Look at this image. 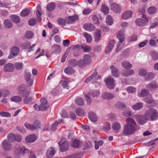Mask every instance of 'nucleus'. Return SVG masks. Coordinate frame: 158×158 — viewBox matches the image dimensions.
<instances>
[{
  "label": "nucleus",
  "instance_id": "nucleus-1",
  "mask_svg": "<svg viewBox=\"0 0 158 158\" xmlns=\"http://www.w3.org/2000/svg\"><path fill=\"white\" fill-rule=\"evenodd\" d=\"M126 122V123L123 128V132L126 135H129L137 131L139 128L135 120L130 118H127Z\"/></svg>",
  "mask_w": 158,
  "mask_h": 158
},
{
  "label": "nucleus",
  "instance_id": "nucleus-2",
  "mask_svg": "<svg viewBox=\"0 0 158 158\" xmlns=\"http://www.w3.org/2000/svg\"><path fill=\"white\" fill-rule=\"evenodd\" d=\"M26 85L24 84H21L19 85L17 88L18 94L24 97L23 102L25 104H28L31 102L33 100L32 98L29 96L30 92L26 89Z\"/></svg>",
  "mask_w": 158,
  "mask_h": 158
},
{
  "label": "nucleus",
  "instance_id": "nucleus-3",
  "mask_svg": "<svg viewBox=\"0 0 158 158\" xmlns=\"http://www.w3.org/2000/svg\"><path fill=\"white\" fill-rule=\"evenodd\" d=\"M144 114L148 121H156L157 119V111L154 108L148 109L145 111Z\"/></svg>",
  "mask_w": 158,
  "mask_h": 158
},
{
  "label": "nucleus",
  "instance_id": "nucleus-4",
  "mask_svg": "<svg viewBox=\"0 0 158 158\" xmlns=\"http://www.w3.org/2000/svg\"><path fill=\"white\" fill-rule=\"evenodd\" d=\"M58 145L60 146V150L62 152H64L68 150L69 148V143L66 141V139L63 137L58 142Z\"/></svg>",
  "mask_w": 158,
  "mask_h": 158
},
{
  "label": "nucleus",
  "instance_id": "nucleus-5",
  "mask_svg": "<svg viewBox=\"0 0 158 158\" xmlns=\"http://www.w3.org/2000/svg\"><path fill=\"white\" fill-rule=\"evenodd\" d=\"M124 30L122 29L119 31L117 34V37L118 39L119 40V43L117 45V47L116 49V52H118L120 50L123 46H121V43L123 40L124 38Z\"/></svg>",
  "mask_w": 158,
  "mask_h": 158
},
{
  "label": "nucleus",
  "instance_id": "nucleus-6",
  "mask_svg": "<svg viewBox=\"0 0 158 158\" xmlns=\"http://www.w3.org/2000/svg\"><path fill=\"white\" fill-rule=\"evenodd\" d=\"M24 126L27 129L32 131L39 129L41 127L40 122L37 120H35L32 125L27 123H25Z\"/></svg>",
  "mask_w": 158,
  "mask_h": 158
},
{
  "label": "nucleus",
  "instance_id": "nucleus-7",
  "mask_svg": "<svg viewBox=\"0 0 158 158\" xmlns=\"http://www.w3.org/2000/svg\"><path fill=\"white\" fill-rule=\"evenodd\" d=\"M149 19L144 15H143L142 18H138L135 20L137 25L140 27H144L148 22Z\"/></svg>",
  "mask_w": 158,
  "mask_h": 158
},
{
  "label": "nucleus",
  "instance_id": "nucleus-8",
  "mask_svg": "<svg viewBox=\"0 0 158 158\" xmlns=\"http://www.w3.org/2000/svg\"><path fill=\"white\" fill-rule=\"evenodd\" d=\"M29 151L27 149L24 147H19V146H16L14 148V152L15 155L18 156L22 153L23 155H25L29 152Z\"/></svg>",
  "mask_w": 158,
  "mask_h": 158
},
{
  "label": "nucleus",
  "instance_id": "nucleus-9",
  "mask_svg": "<svg viewBox=\"0 0 158 158\" xmlns=\"http://www.w3.org/2000/svg\"><path fill=\"white\" fill-rule=\"evenodd\" d=\"M97 74L98 72L97 71V70L96 69H95L94 72L92 73L91 75L88 77L85 80V82L88 83L90 81H92V83H93V81L100 79L101 78V76Z\"/></svg>",
  "mask_w": 158,
  "mask_h": 158
},
{
  "label": "nucleus",
  "instance_id": "nucleus-10",
  "mask_svg": "<svg viewBox=\"0 0 158 158\" xmlns=\"http://www.w3.org/2000/svg\"><path fill=\"white\" fill-rule=\"evenodd\" d=\"M135 119L137 123L141 125H143L148 121L144 114L137 115Z\"/></svg>",
  "mask_w": 158,
  "mask_h": 158
},
{
  "label": "nucleus",
  "instance_id": "nucleus-11",
  "mask_svg": "<svg viewBox=\"0 0 158 158\" xmlns=\"http://www.w3.org/2000/svg\"><path fill=\"white\" fill-rule=\"evenodd\" d=\"M41 104L40 106V110L44 111L47 110L49 107V104L47 103V99L45 98H42L40 100Z\"/></svg>",
  "mask_w": 158,
  "mask_h": 158
},
{
  "label": "nucleus",
  "instance_id": "nucleus-12",
  "mask_svg": "<svg viewBox=\"0 0 158 158\" xmlns=\"http://www.w3.org/2000/svg\"><path fill=\"white\" fill-rule=\"evenodd\" d=\"M2 148L6 151H10L12 148L10 142L7 139L3 140L2 143Z\"/></svg>",
  "mask_w": 158,
  "mask_h": 158
},
{
  "label": "nucleus",
  "instance_id": "nucleus-13",
  "mask_svg": "<svg viewBox=\"0 0 158 158\" xmlns=\"http://www.w3.org/2000/svg\"><path fill=\"white\" fill-rule=\"evenodd\" d=\"M31 73L30 72H27L24 74V78L27 82V85L30 86L33 83V80L31 78Z\"/></svg>",
  "mask_w": 158,
  "mask_h": 158
},
{
  "label": "nucleus",
  "instance_id": "nucleus-14",
  "mask_svg": "<svg viewBox=\"0 0 158 158\" xmlns=\"http://www.w3.org/2000/svg\"><path fill=\"white\" fill-rule=\"evenodd\" d=\"M107 87L110 89H113L115 87V84L113 79L109 78L105 80Z\"/></svg>",
  "mask_w": 158,
  "mask_h": 158
},
{
  "label": "nucleus",
  "instance_id": "nucleus-15",
  "mask_svg": "<svg viewBox=\"0 0 158 158\" xmlns=\"http://www.w3.org/2000/svg\"><path fill=\"white\" fill-rule=\"evenodd\" d=\"M102 98L106 100H110L114 98V95L113 94L108 92H105L102 94Z\"/></svg>",
  "mask_w": 158,
  "mask_h": 158
},
{
  "label": "nucleus",
  "instance_id": "nucleus-16",
  "mask_svg": "<svg viewBox=\"0 0 158 158\" xmlns=\"http://www.w3.org/2000/svg\"><path fill=\"white\" fill-rule=\"evenodd\" d=\"M14 70V66L12 64L7 63L4 66L3 71L5 72H12Z\"/></svg>",
  "mask_w": 158,
  "mask_h": 158
},
{
  "label": "nucleus",
  "instance_id": "nucleus-17",
  "mask_svg": "<svg viewBox=\"0 0 158 158\" xmlns=\"http://www.w3.org/2000/svg\"><path fill=\"white\" fill-rule=\"evenodd\" d=\"M83 28L88 31H91L95 29V26L91 23H87L83 25Z\"/></svg>",
  "mask_w": 158,
  "mask_h": 158
},
{
  "label": "nucleus",
  "instance_id": "nucleus-18",
  "mask_svg": "<svg viewBox=\"0 0 158 158\" xmlns=\"http://www.w3.org/2000/svg\"><path fill=\"white\" fill-rule=\"evenodd\" d=\"M37 138V136L35 134H31L26 137L25 141L27 143H31L35 141Z\"/></svg>",
  "mask_w": 158,
  "mask_h": 158
},
{
  "label": "nucleus",
  "instance_id": "nucleus-19",
  "mask_svg": "<svg viewBox=\"0 0 158 158\" xmlns=\"http://www.w3.org/2000/svg\"><path fill=\"white\" fill-rule=\"evenodd\" d=\"M111 9L114 12L116 13H119L121 9L120 6L115 3H112L111 5Z\"/></svg>",
  "mask_w": 158,
  "mask_h": 158
},
{
  "label": "nucleus",
  "instance_id": "nucleus-20",
  "mask_svg": "<svg viewBox=\"0 0 158 158\" xmlns=\"http://www.w3.org/2000/svg\"><path fill=\"white\" fill-rule=\"evenodd\" d=\"M102 31L99 29H97L95 31L94 40L96 42L98 41L101 39Z\"/></svg>",
  "mask_w": 158,
  "mask_h": 158
},
{
  "label": "nucleus",
  "instance_id": "nucleus-21",
  "mask_svg": "<svg viewBox=\"0 0 158 158\" xmlns=\"http://www.w3.org/2000/svg\"><path fill=\"white\" fill-rule=\"evenodd\" d=\"M4 27L6 28H11L13 26V24L11 21L8 19H5L3 22Z\"/></svg>",
  "mask_w": 158,
  "mask_h": 158
},
{
  "label": "nucleus",
  "instance_id": "nucleus-22",
  "mask_svg": "<svg viewBox=\"0 0 158 158\" xmlns=\"http://www.w3.org/2000/svg\"><path fill=\"white\" fill-rule=\"evenodd\" d=\"M110 69L111 70L112 75L115 77H118L119 74L118 69L113 65L110 66Z\"/></svg>",
  "mask_w": 158,
  "mask_h": 158
},
{
  "label": "nucleus",
  "instance_id": "nucleus-23",
  "mask_svg": "<svg viewBox=\"0 0 158 158\" xmlns=\"http://www.w3.org/2000/svg\"><path fill=\"white\" fill-rule=\"evenodd\" d=\"M82 145V143L81 142L77 139H75L71 143V146L74 148H77L80 147Z\"/></svg>",
  "mask_w": 158,
  "mask_h": 158
},
{
  "label": "nucleus",
  "instance_id": "nucleus-24",
  "mask_svg": "<svg viewBox=\"0 0 158 158\" xmlns=\"http://www.w3.org/2000/svg\"><path fill=\"white\" fill-rule=\"evenodd\" d=\"M56 6L55 3L54 2H51L48 3L46 6V9L49 11H51L54 10Z\"/></svg>",
  "mask_w": 158,
  "mask_h": 158
},
{
  "label": "nucleus",
  "instance_id": "nucleus-25",
  "mask_svg": "<svg viewBox=\"0 0 158 158\" xmlns=\"http://www.w3.org/2000/svg\"><path fill=\"white\" fill-rule=\"evenodd\" d=\"M132 14V13L131 11L128 10L123 14L122 17L124 19H127L130 18Z\"/></svg>",
  "mask_w": 158,
  "mask_h": 158
},
{
  "label": "nucleus",
  "instance_id": "nucleus-26",
  "mask_svg": "<svg viewBox=\"0 0 158 158\" xmlns=\"http://www.w3.org/2000/svg\"><path fill=\"white\" fill-rule=\"evenodd\" d=\"M11 53L13 56H16L19 53V48L16 46L12 47L10 49Z\"/></svg>",
  "mask_w": 158,
  "mask_h": 158
},
{
  "label": "nucleus",
  "instance_id": "nucleus-27",
  "mask_svg": "<svg viewBox=\"0 0 158 158\" xmlns=\"http://www.w3.org/2000/svg\"><path fill=\"white\" fill-rule=\"evenodd\" d=\"M55 151L54 149L52 147H51L47 151V156L48 157H51L52 156L55 154Z\"/></svg>",
  "mask_w": 158,
  "mask_h": 158
},
{
  "label": "nucleus",
  "instance_id": "nucleus-28",
  "mask_svg": "<svg viewBox=\"0 0 158 158\" xmlns=\"http://www.w3.org/2000/svg\"><path fill=\"white\" fill-rule=\"evenodd\" d=\"M37 10L36 12L37 18L38 21H41V9L40 6L39 5L37 6L36 7Z\"/></svg>",
  "mask_w": 158,
  "mask_h": 158
},
{
  "label": "nucleus",
  "instance_id": "nucleus-29",
  "mask_svg": "<svg viewBox=\"0 0 158 158\" xmlns=\"http://www.w3.org/2000/svg\"><path fill=\"white\" fill-rule=\"evenodd\" d=\"M146 87L150 89H156L158 88V85L157 84L156 82L153 81L149 84H147L146 85Z\"/></svg>",
  "mask_w": 158,
  "mask_h": 158
},
{
  "label": "nucleus",
  "instance_id": "nucleus-30",
  "mask_svg": "<svg viewBox=\"0 0 158 158\" xmlns=\"http://www.w3.org/2000/svg\"><path fill=\"white\" fill-rule=\"evenodd\" d=\"M88 117L90 120L93 122H96L97 120V118L94 113L90 112L88 113Z\"/></svg>",
  "mask_w": 158,
  "mask_h": 158
},
{
  "label": "nucleus",
  "instance_id": "nucleus-31",
  "mask_svg": "<svg viewBox=\"0 0 158 158\" xmlns=\"http://www.w3.org/2000/svg\"><path fill=\"white\" fill-rule=\"evenodd\" d=\"M83 60L85 62L87 65L89 64L91 62V57L88 54H85L83 56Z\"/></svg>",
  "mask_w": 158,
  "mask_h": 158
},
{
  "label": "nucleus",
  "instance_id": "nucleus-32",
  "mask_svg": "<svg viewBox=\"0 0 158 158\" xmlns=\"http://www.w3.org/2000/svg\"><path fill=\"white\" fill-rule=\"evenodd\" d=\"M62 121V119L60 120H59L58 121H55L52 124L51 128V130L54 131H56L57 129V125L61 123Z\"/></svg>",
  "mask_w": 158,
  "mask_h": 158
},
{
  "label": "nucleus",
  "instance_id": "nucleus-33",
  "mask_svg": "<svg viewBox=\"0 0 158 158\" xmlns=\"http://www.w3.org/2000/svg\"><path fill=\"white\" fill-rule=\"evenodd\" d=\"M53 48L54 52L56 53L59 54L61 52V48L60 46L57 44H55L52 45Z\"/></svg>",
  "mask_w": 158,
  "mask_h": 158
},
{
  "label": "nucleus",
  "instance_id": "nucleus-34",
  "mask_svg": "<svg viewBox=\"0 0 158 158\" xmlns=\"http://www.w3.org/2000/svg\"><path fill=\"white\" fill-rule=\"evenodd\" d=\"M65 73L68 74H72L75 73L74 69L72 67H68L64 70Z\"/></svg>",
  "mask_w": 158,
  "mask_h": 158
},
{
  "label": "nucleus",
  "instance_id": "nucleus-35",
  "mask_svg": "<svg viewBox=\"0 0 158 158\" xmlns=\"http://www.w3.org/2000/svg\"><path fill=\"white\" fill-rule=\"evenodd\" d=\"M101 10L105 15L107 14L109 12V8L105 4H102Z\"/></svg>",
  "mask_w": 158,
  "mask_h": 158
},
{
  "label": "nucleus",
  "instance_id": "nucleus-36",
  "mask_svg": "<svg viewBox=\"0 0 158 158\" xmlns=\"http://www.w3.org/2000/svg\"><path fill=\"white\" fill-rule=\"evenodd\" d=\"M123 67L126 69H131L132 67V65L130 62L127 61H124L122 63Z\"/></svg>",
  "mask_w": 158,
  "mask_h": 158
},
{
  "label": "nucleus",
  "instance_id": "nucleus-37",
  "mask_svg": "<svg viewBox=\"0 0 158 158\" xmlns=\"http://www.w3.org/2000/svg\"><path fill=\"white\" fill-rule=\"evenodd\" d=\"M10 18L14 23H19L20 21V19L19 17L15 15H11Z\"/></svg>",
  "mask_w": 158,
  "mask_h": 158
},
{
  "label": "nucleus",
  "instance_id": "nucleus-38",
  "mask_svg": "<svg viewBox=\"0 0 158 158\" xmlns=\"http://www.w3.org/2000/svg\"><path fill=\"white\" fill-rule=\"evenodd\" d=\"M154 74L152 73H148L144 77V79L148 81L152 80L154 78Z\"/></svg>",
  "mask_w": 158,
  "mask_h": 158
},
{
  "label": "nucleus",
  "instance_id": "nucleus-39",
  "mask_svg": "<svg viewBox=\"0 0 158 158\" xmlns=\"http://www.w3.org/2000/svg\"><path fill=\"white\" fill-rule=\"evenodd\" d=\"M134 73L133 70H127L125 71L122 74L123 76L127 77L133 75Z\"/></svg>",
  "mask_w": 158,
  "mask_h": 158
},
{
  "label": "nucleus",
  "instance_id": "nucleus-40",
  "mask_svg": "<svg viewBox=\"0 0 158 158\" xmlns=\"http://www.w3.org/2000/svg\"><path fill=\"white\" fill-rule=\"evenodd\" d=\"M149 91L148 89H143L140 92L139 95L140 97H143L149 94Z\"/></svg>",
  "mask_w": 158,
  "mask_h": 158
},
{
  "label": "nucleus",
  "instance_id": "nucleus-41",
  "mask_svg": "<svg viewBox=\"0 0 158 158\" xmlns=\"http://www.w3.org/2000/svg\"><path fill=\"white\" fill-rule=\"evenodd\" d=\"M76 112L77 115L79 116H83L85 114L84 110L81 107H79L76 110Z\"/></svg>",
  "mask_w": 158,
  "mask_h": 158
},
{
  "label": "nucleus",
  "instance_id": "nucleus-42",
  "mask_svg": "<svg viewBox=\"0 0 158 158\" xmlns=\"http://www.w3.org/2000/svg\"><path fill=\"white\" fill-rule=\"evenodd\" d=\"M152 59L154 61H156L158 59V53L156 52L152 51L150 52Z\"/></svg>",
  "mask_w": 158,
  "mask_h": 158
},
{
  "label": "nucleus",
  "instance_id": "nucleus-43",
  "mask_svg": "<svg viewBox=\"0 0 158 158\" xmlns=\"http://www.w3.org/2000/svg\"><path fill=\"white\" fill-rule=\"evenodd\" d=\"M22 100V98L18 95L14 96H13L11 99L12 101L14 102H21Z\"/></svg>",
  "mask_w": 158,
  "mask_h": 158
},
{
  "label": "nucleus",
  "instance_id": "nucleus-44",
  "mask_svg": "<svg viewBox=\"0 0 158 158\" xmlns=\"http://www.w3.org/2000/svg\"><path fill=\"white\" fill-rule=\"evenodd\" d=\"M143 106L141 102H138L133 106L132 108L135 110H138L141 109Z\"/></svg>",
  "mask_w": 158,
  "mask_h": 158
},
{
  "label": "nucleus",
  "instance_id": "nucleus-45",
  "mask_svg": "<svg viewBox=\"0 0 158 158\" xmlns=\"http://www.w3.org/2000/svg\"><path fill=\"white\" fill-rule=\"evenodd\" d=\"M76 104L78 106H82L85 103L84 100L82 98H78L75 100Z\"/></svg>",
  "mask_w": 158,
  "mask_h": 158
},
{
  "label": "nucleus",
  "instance_id": "nucleus-46",
  "mask_svg": "<svg viewBox=\"0 0 158 158\" xmlns=\"http://www.w3.org/2000/svg\"><path fill=\"white\" fill-rule=\"evenodd\" d=\"M30 13V11L28 9H25L21 12L20 15L22 17H25L28 15Z\"/></svg>",
  "mask_w": 158,
  "mask_h": 158
},
{
  "label": "nucleus",
  "instance_id": "nucleus-47",
  "mask_svg": "<svg viewBox=\"0 0 158 158\" xmlns=\"http://www.w3.org/2000/svg\"><path fill=\"white\" fill-rule=\"evenodd\" d=\"M57 21L58 24L61 26H65L66 23L64 19L61 18L58 19Z\"/></svg>",
  "mask_w": 158,
  "mask_h": 158
},
{
  "label": "nucleus",
  "instance_id": "nucleus-48",
  "mask_svg": "<svg viewBox=\"0 0 158 158\" xmlns=\"http://www.w3.org/2000/svg\"><path fill=\"white\" fill-rule=\"evenodd\" d=\"M106 22L109 25H111L113 23V20L112 17L108 15L106 18Z\"/></svg>",
  "mask_w": 158,
  "mask_h": 158
},
{
  "label": "nucleus",
  "instance_id": "nucleus-49",
  "mask_svg": "<svg viewBox=\"0 0 158 158\" xmlns=\"http://www.w3.org/2000/svg\"><path fill=\"white\" fill-rule=\"evenodd\" d=\"M112 127L113 129L114 130H118L120 129L121 125L118 122H116L112 125Z\"/></svg>",
  "mask_w": 158,
  "mask_h": 158
},
{
  "label": "nucleus",
  "instance_id": "nucleus-50",
  "mask_svg": "<svg viewBox=\"0 0 158 158\" xmlns=\"http://www.w3.org/2000/svg\"><path fill=\"white\" fill-rule=\"evenodd\" d=\"M110 129V124L107 122H106L104 124L103 127V130L106 132L108 131Z\"/></svg>",
  "mask_w": 158,
  "mask_h": 158
},
{
  "label": "nucleus",
  "instance_id": "nucleus-51",
  "mask_svg": "<svg viewBox=\"0 0 158 158\" xmlns=\"http://www.w3.org/2000/svg\"><path fill=\"white\" fill-rule=\"evenodd\" d=\"M116 106L120 109H125L126 107V105L123 102H118L116 104Z\"/></svg>",
  "mask_w": 158,
  "mask_h": 158
},
{
  "label": "nucleus",
  "instance_id": "nucleus-52",
  "mask_svg": "<svg viewBox=\"0 0 158 158\" xmlns=\"http://www.w3.org/2000/svg\"><path fill=\"white\" fill-rule=\"evenodd\" d=\"M87 65L83 59H81L78 61V66L80 68H83Z\"/></svg>",
  "mask_w": 158,
  "mask_h": 158
},
{
  "label": "nucleus",
  "instance_id": "nucleus-53",
  "mask_svg": "<svg viewBox=\"0 0 158 158\" xmlns=\"http://www.w3.org/2000/svg\"><path fill=\"white\" fill-rule=\"evenodd\" d=\"M83 35L86 39L87 42L89 43L91 42L92 38L89 34L88 33L85 32L83 33Z\"/></svg>",
  "mask_w": 158,
  "mask_h": 158
},
{
  "label": "nucleus",
  "instance_id": "nucleus-54",
  "mask_svg": "<svg viewBox=\"0 0 158 158\" xmlns=\"http://www.w3.org/2000/svg\"><path fill=\"white\" fill-rule=\"evenodd\" d=\"M144 101L145 102L148 104L152 103L154 102L152 96L150 95L148 96Z\"/></svg>",
  "mask_w": 158,
  "mask_h": 158
},
{
  "label": "nucleus",
  "instance_id": "nucleus-55",
  "mask_svg": "<svg viewBox=\"0 0 158 158\" xmlns=\"http://www.w3.org/2000/svg\"><path fill=\"white\" fill-rule=\"evenodd\" d=\"M69 62V65L71 66L74 67L78 65V61L75 59L71 60Z\"/></svg>",
  "mask_w": 158,
  "mask_h": 158
},
{
  "label": "nucleus",
  "instance_id": "nucleus-56",
  "mask_svg": "<svg viewBox=\"0 0 158 158\" xmlns=\"http://www.w3.org/2000/svg\"><path fill=\"white\" fill-rule=\"evenodd\" d=\"M126 90L129 93H135L136 91L135 88L132 86H130L127 87Z\"/></svg>",
  "mask_w": 158,
  "mask_h": 158
},
{
  "label": "nucleus",
  "instance_id": "nucleus-57",
  "mask_svg": "<svg viewBox=\"0 0 158 158\" xmlns=\"http://www.w3.org/2000/svg\"><path fill=\"white\" fill-rule=\"evenodd\" d=\"M25 35L26 38L30 39L32 38L33 33L31 31H28L26 33Z\"/></svg>",
  "mask_w": 158,
  "mask_h": 158
},
{
  "label": "nucleus",
  "instance_id": "nucleus-58",
  "mask_svg": "<svg viewBox=\"0 0 158 158\" xmlns=\"http://www.w3.org/2000/svg\"><path fill=\"white\" fill-rule=\"evenodd\" d=\"M156 11V8L155 7H150L148 10V12L150 14H153Z\"/></svg>",
  "mask_w": 158,
  "mask_h": 158
},
{
  "label": "nucleus",
  "instance_id": "nucleus-59",
  "mask_svg": "<svg viewBox=\"0 0 158 158\" xmlns=\"http://www.w3.org/2000/svg\"><path fill=\"white\" fill-rule=\"evenodd\" d=\"M15 135L13 133H10L8 135V139L9 140V141H15Z\"/></svg>",
  "mask_w": 158,
  "mask_h": 158
},
{
  "label": "nucleus",
  "instance_id": "nucleus-60",
  "mask_svg": "<svg viewBox=\"0 0 158 158\" xmlns=\"http://www.w3.org/2000/svg\"><path fill=\"white\" fill-rule=\"evenodd\" d=\"M147 73V71L146 69H141L139 70V75L140 76H145Z\"/></svg>",
  "mask_w": 158,
  "mask_h": 158
},
{
  "label": "nucleus",
  "instance_id": "nucleus-61",
  "mask_svg": "<svg viewBox=\"0 0 158 158\" xmlns=\"http://www.w3.org/2000/svg\"><path fill=\"white\" fill-rule=\"evenodd\" d=\"M71 48L74 51H76L77 49L81 50L82 49V45L77 44L71 47Z\"/></svg>",
  "mask_w": 158,
  "mask_h": 158
},
{
  "label": "nucleus",
  "instance_id": "nucleus-62",
  "mask_svg": "<svg viewBox=\"0 0 158 158\" xmlns=\"http://www.w3.org/2000/svg\"><path fill=\"white\" fill-rule=\"evenodd\" d=\"M36 23V19L35 18L31 19L28 21L29 25L31 26H33Z\"/></svg>",
  "mask_w": 158,
  "mask_h": 158
},
{
  "label": "nucleus",
  "instance_id": "nucleus-63",
  "mask_svg": "<svg viewBox=\"0 0 158 158\" xmlns=\"http://www.w3.org/2000/svg\"><path fill=\"white\" fill-rule=\"evenodd\" d=\"M78 19V17L77 15H75L73 16H70L68 18V19L71 21V22L77 20Z\"/></svg>",
  "mask_w": 158,
  "mask_h": 158
},
{
  "label": "nucleus",
  "instance_id": "nucleus-64",
  "mask_svg": "<svg viewBox=\"0 0 158 158\" xmlns=\"http://www.w3.org/2000/svg\"><path fill=\"white\" fill-rule=\"evenodd\" d=\"M23 63L21 62H17L15 63V66L16 69L19 70L21 69L23 66Z\"/></svg>",
  "mask_w": 158,
  "mask_h": 158
}]
</instances>
